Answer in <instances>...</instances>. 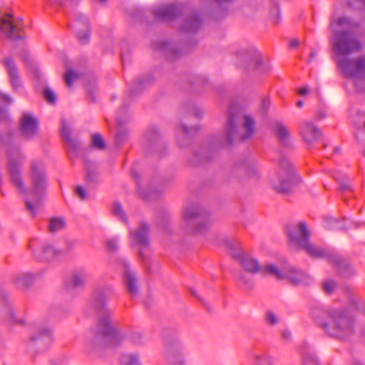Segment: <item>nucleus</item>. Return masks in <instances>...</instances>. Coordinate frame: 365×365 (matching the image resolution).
Here are the masks:
<instances>
[{
	"instance_id": "nucleus-46",
	"label": "nucleus",
	"mask_w": 365,
	"mask_h": 365,
	"mask_svg": "<svg viewBox=\"0 0 365 365\" xmlns=\"http://www.w3.org/2000/svg\"><path fill=\"white\" fill-rule=\"evenodd\" d=\"M282 336L285 339H289L291 337V332L289 331L285 330L282 332Z\"/></svg>"
},
{
	"instance_id": "nucleus-41",
	"label": "nucleus",
	"mask_w": 365,
	"mask_h": 365,
	"mask_svg": "<svg viewBox=\"0 0 365 365\" xmlns=\"http://www.w3.org/2000/svg\"><path fill=\"white\" fill-rule=\"evenodd\" d=\"M76 191L81 199H86L87 197L86 190L83 187H77Z\"/></svg>"
},
{
	"instance_id": "nucleus-15",
	"label": "nucleus",
	"mask_w": 365,
	"mask_h": 365,
	"mask_svg": "<svg viewBox=\"0 0 365 365\" xmlns=\"http://www.w3.org/2000/svg\"><path fill=\"white\" fill-rule=\"evenodd\" d=\"M4 64L7 69L10 81L14 89H17L21 86V81L14 62L11 58H6L4 60Z\"/></svg>"
},
{
	"instance_id": "nucleus-7",
	"label": "nucleus",
	"mask_w": 365,
	"mask_h": 365,
	"mask_svg": "<svg viewBox=\"0 0 365 365\" xmlns=\"http://www.w3.org/2000/svg\"><path fill=\"white\" fill-rule=\"evenodd\" d=\"M182 222L186 228L198 235L205 234L210 225L208 217L196 205H186L184 207Z\"/></svg>"
},
{
	"instance_id": "nucleus-43",
	"label": "nucleus",
	"mask_w": 365,
	"mask_h": 365,
	"mask_svg": "<svg viewBox=\"0 0 365 365\" xmlns=\"http://www.w3.org/2000/svg\"><path fill=\"white\" fill-rule=\"evenodd\" d=\"M309 93V87L304 86L297 90V93L302 96L307 95Z\"/></svg>"
},
{
	"instance_id": "nucleus-27",
	"label": "nucleus",
	"mask_w": 365,
	"mask_h": 365,
	"mask_svg": "<svg viewBox=\"0 0 365 365\" xmlns=\"http://www.w3.org/2000/svg\"><path fill=\"white\" fill-rule=\"evenodd\" d=\"M246 173L251 178H258L260 176V170L256 163L249 165L246 168Z\"/></svg>"
},
{
	"instance_id": "nucleus-29",
	"label": "nucleus",
	"mask_w": 365,
	"mask_h": 365,
	"mask_svg": "<svg viewBox=\"0 0 365 365\" xmlns=\"http://www.w3.org/2000/svg\"><path fill=\"white\" fill-rule=\"evenodd\" d=\"M43 257L46 259H50L57 255L60 251L57 250L54 247L51 245H47L43 248Z\"/></svg>"
},
{
	"instance_id": "nucleus-20",
	"label": "nucleus",
	"mask_w": 365,
	"mask_h": 365,
	"mask_svg": "<svg viewBox=\"0 0 365 365\" xmlns=\"http://www.w3.org/2000/svg\"><path fill=\"white\" fill-rule=\"evenodd\" d=\"M87 276L88 274L84 269L76 270L72 274V277L68 282V286L73 288L83 287Z\"/></svg>"
},
{
	"instance_id": "nucleus-24",
	"label": "nucleus",
	"mask_w": 365,
	"mask_h": 365,
	"mask_svg": "<svg viewBox=\"0 0 365 365\" xmlns=\"http://www.w3.org/2000/svg\"><path fill=\"white\" fill-rule=\"evenodd\" d=\"M121 365H140L138 356L133 354H124L120 358Z\"/></svg>"
},
{
	"instance_id": "nucleus-42",
	"label": "nucleus",
	"mask_w": 365,
	"mask_h": 365,
	"mask_svg": "<svg viewBox=\"0 0 365 365\" xmlns=\"http://www.w3.org/2000/svg\"><path fill=\"white\" fill-rule=\"evenodd\" d=\"M0 101H3L6 103H11L12 100L7 95L3 94L0 92Z\"/></svg>"
},
{
	"instance_id": "nucleus-8",
	"label": "nucleus",
	"mask_w": 365,
	"mask_h": 365,
	"mask_svg": "<svg viewBox=\"0 0 365 365\" xmlns=\"http://www.w3.org/2000/svg\"><path fill=\"white\" fill-rule=\"evenodd\" d=\"M237 116V112L230 108L229 110L228 123L226 128V138L228 143H231L235 135H238L242 140H245L253 135L255 131V122L249 115H245L244 123L238 129L235 122Z\"/></svg>"
},
{
	"instance_id": "nucleus-35",
	"label": "nucleus",
	"mask_w": 365,
	"mask_h": 365,
	"mask_svg": "<svg viewBox=\"0 0 365 365\" xmlns=\"http://www.w3.org/2000/svg\"><path fill=\"white\" fill-rule=\"evenodd\" d=\"M270 19L273 24H277L280 21V12L277 6H274L270 14Z\"/></svg>"
},
{
	"instance_id": "nucleus-26",
	"label": "nucleus",
	"mask_w": 365,
	"mask_h": 365,
	"mask_svg": "<svg viewBox=\"0 0 365 365\" xmlns=\"http://www.w3.org/2000/svg\"><path fill=\"white\" fill-rule=\"evenodd\" d=\"M61 135L62 138L66 140L72 147H74L75 143L73 141L71 136V128L69 125L66 124L65 122L62 123L61 125Z\"/></svg>"
},
{
	"instance_id": "nucleus-38",
	"label": "nucleus",
	"mask_w": 365,
	"mask_h": 365,
	"mask_svg": "<svg viewBox=\"0 0 365 365\" xmlns=\"http://www.w3.org/2000/svg\"><path fill=\"white\" fill-rule=\"evenodd\" d=\"M118 238H110L106 242L108 249L110 251H115L118 247Z\"/></svg>"
},
{
	"instance_id": "nucleus-22",
	"label": "nucleus",
	"mask_w": 365,
	"mask_h": 365,
	"mask_svg": "<svg viewBox=\"0 0 365 365\" xmlns=\"http://www.w3.org/2000/svg\"><path fill=\"white\" fill-rule=\"evenodd\" d=\"M11 16L9 15L4 16L0 19V32L9 36L14 29Z\"/></svg>"
},
{
	"instance_id": "nucleus-58",
	"label": "nucleus",
	"mask_w": 365,
	"mask_h": 365,
	"mask_svg": "<svg viewBox=\"0 0 365 365\" xmlns=\"http://www.w3.org/2000/svg\"><path fill=\"white\" fill-rule=\"evenodd\" d=\"M116 138H117V140H118L119 139V134L117 135Z\"/></svg>"
},
{
	"instance_id": "nucleus-31",
	"label": "nucleus",
	"mask_w": 365,
	"mask_h": 365,
	"mask_svg": "<svg viewBox=\"0 0 365 365\" xmlns=\"http://www.w3.org/2000/svg\"><path fill=\"white\" fill-rule=\"evenodd\" d=\"M113 212L115 216L118 217L120 220L123 221L126 220L125 212L120 203L115 202L113 205Z\"/></svg>"
},
{
	"instance_id": "nucleus-12",
	"label": "nucleus",
	"mask_w": 365,
	"mask_h": 365,
	"mask_svg": "<svg viewBox=\"0 0 365 365\" xmlns=\"http://www.w3.org/2000/svg\"><path fill=\"white\" fill-rule=\"evenodd\" d=\"M123 266L124 269V284L130 297L133 299L138 293L137 280L135 274L129 268L128 265L126 263H123Z\"/></svg>"
},
{
	"instance_id": "nucleus-30",
	"label": "nucleus",
	"mask_w": 365,
	"mask_h": 365,
	"mask_svg": "<svg viewBox=\"0 0 365 365\" xmlns=\"http://www.w3.org/2000/svg\"><path fill=\"white\" fill-rule=\"evenodd\" d=\"M34 279V276L31 274L24 273L19 275L17 278V283L22 285H28Z\"/></svg>"
},
{
	"instance_id": "nucleus-55",
	"label": "nucleus",
	"mask_w": 365,
	"mask_h": 365,
	"mask_svg": "<svg viewBox=\"0 0 365 365\" xmlns=\"http://www.w3.org/2000/svg\"><path fill=\"white\" fill-rule=\"evenodd\" d=\"M314 57V53H312L311 55H310V60Z\"/></svg>"
},
{
	"instance_id": "nucleus-37",
	"label": "nucleus",
	"mask_w": 365,
	"mask_h": 365,
	"mask_svg": "<svg viewBox=\"0 0 365 365\" xmlns=\"http://www.w3.org/2000/svg\"><path fill=\"white\" fill-rule=\"evenodd\" d=\"M77 78V73L73 71H68L65 80L68 86H71L73 82V81Z\"/></svg>"
},
{
	"instance_id": "nucleus-19",
	"label": "nucleus",
	"mask_w": 365,
	"mask_h": 365,
	"mask_svg": "<svg viewBox=\"0 0 365 365\" xmlns=\"http://www.w3.org/2000/svg\"><path fill=\"white\" fill-rule=\"evenodd\" d=\"M248 359L255 365H267L270 361L268 356L258 350L250 351L248 354Z\"/></svg>"
},
{
	"instance_id": "nucleus-57",
	"label": "nucleus",
	"mask_w": 365,
	"mask_h": 365,
	"mask_svg": "<svg viewBox=\"0 0 365 365\" xmlns=\"http://www.w3.org/2000/svg\"><path fill=\"white\" fill-rule=\"evenodd\" d=\"M354 365H364V364H362L361 363H356Z\"/></svg>"
},
{
	"instance_id": "nucleus-13",
	"label": "nucleus",
	"mask_w": 365,
	"mask_h": 365,
	"mask_svg": "<svg viewBox=\"0 0 365 365\" xmlns=\"http://www.w3.org/2000/svg\"><path fill=\"white\" fill-rule=\"evenodd\" d=\"M300 133L304 140L308 143L314 142L321 135L318 128L309 122H304L301 124Z\"/></svg>"
},
{
	"instance_id": "nucleus-47",
	"label": "nucleus",
	"mask_w": 365,
	"mask_h": 365,
	"mask_svg": "<svg viewBox=\"0 0 365 365\" xmlns=\"http://www.w3.org/2000/svg\"><path fill=\"white\" fill-rule=\"evenodd\" d=\"M298 44H299V41L297 39H293L290 42V46L292 48L297 46Z\"/></svg>"
},
{
	"instance_id": "nucleus-17",
	"label": "nucleus",
	"mask_w": 365,
	"mask_h": 365,
	"mask_svg": "<svg viewBox=\"0 0 365 365\" xmlns=\"http://www.w3.org/2000/svg\"><path fill=\"white\" fill-rule=\"evenodd\" d=\"M240 264L249 272L257 273L261 271L262 267L259 262L252 256L243 255L240 257Z\"/></svg>"
},
{
	"instance_id": "nucleus-3",
	"label": "nucleus",
	"mask_w": 365,
	"mask_h": 365,
	"mask_svg": "<svg viewBox=\"0 0 365 365\" xmlns=\"http://www.w3.org/2000/svg\"><path fill=\"white\" fill-rule=\"evenodd\" d=\"M287 235L292 246L305 250L311 257L327 259L340 269L341 272L350 269L331 250L317 246L309 242V232L304 222H300L292 229L287 230Z\"/></svg>"
},
{
	"instance_id": "nucleus-54",
	"label": "nucleus",
	"mask_w": 365,
	"mask_h": 365,
	"mask_svg": "<svg viewBox=\"0 0 365 365\" xmlns=\"http://www.w3.org/2000/svg\"><path fill=\"white\" fill-rule=\"evenodd\" d=\"M356 1L363 4L364 5H365V0H356Z\"/></svg>"
},
{
	"instance_id": "nucleus-39",
	"label": "nucleus",
	"mask_w": 365,
	"mask_h": 365,
	"mask_svg": "<svg viewBox=\"0 0 365 365\" xmlns=\"http://www.w3.org/2000/svg\"><path fill=\"white\" fill-rule=\"evenodd\" d=\"M335 287L336 283L332 280H327L324 283V289L327 294H331Z\"/></svg>"
},
{
	"instance_id": "nucleus-52",
	"label": "nucleus",
	"mask_w": 365,
	"mask_h": 365,
	"mask_svg": "<svg viewBox=\"0 0 365 365\" xmlns=\"http://www.w3.org/2000/svg\"><path fill=\"white\" fill-rule=\"evenodd\" d=\"M113 289L111 287H108L106 289V294L112 293Z\"/></svg>"
},
{
	"instance_id": "nucleus-1",
	"label": "nucleus",
	"mask_w": 365,
	"mask_h": 365,
	"mask_svg": "<svg viewBox=\"0 0 365 365\" xmlns=\"http://www.w3.org/2000/svg\"><path fill=\"white\" fill-rule=\"evenodd\" d=\"M355 27L356 24L346 17L332 19L330 23L331 42L337 66L346 78L354 81L365 78V56L355 61L347 56L361 48V43L353 34Z\"/></svg>"
},
{
	"instance_id": "nucleus-34",
	"label": "nucleus",
	"mask_w": 365,
	"mask_h": 365,
	"mask_svg": "<svg viewBox=\"0 0 365 365\" xmlns=\"http://www.w3.org/2000/svg\"><path fill=\"white\" fill-rule=\"evenodd\" d=\"M304 365H318L317 358L312 354H307L303 356Z\"/></svg>"
},
{
	"instance_id": "nucleus-16",
	"label": "nucleus",
	"mask_w": 365,
	"mask_h": 365,
	"mask_svg": "<svg viewBox=\"0 0 365 365\" xmlns=\"http://www.w3.org/2000/svg\"><path fill=\"white\" fill-rule=\"evenodd\" d=\"M34 341H40L43 344L49 345L52 341V332L50 328L41 327L36 328L35 334L31 336Z\"/></svg>"
},
{
	"instance_id": "nucleus-9",
	"label": "nucleus",
	"mask_w": 365,
	"mask_h": 365,
	"mask_svg": "<svg viewBox=\"0 0 365 365\" xmlns=\"http://www.w3.org/2000/svg\"><path fill=\"white\" fill-rule=\"evenodd\" d=\"M38 122L36 118L31 114L24 113L20 120V130L21 135L30 139L38 133Z\"/></svg>"
},
{
	"instance_id": "nucleus-25",
	"label": "nucleus",
	"mask_w": 365,
	"mask_h": 365,
	"mask_svg": "<svg viewBox=\"0 0 365 365\" xmlns=\"http://www.w3.org/2000/svg\"><path fill=\"white\" fill-rule=\"evenodd\" d=\"M66 227V222L63 219L60 217H54L50 220L49 230L51 232H56L62 230Z\"/></svg>"
},
{
	"instance_id": "nucleus-45",
	"label": "nucleus",
	"mask_w": 365,
	"mask_h": 365,
	"mask_svg": "<svg viewBox=\"0 0 365 365\" xmlns=\"http://www.w3.org/2000/svg\"><path fill=\"white\" fill-rule=\"evenodd\" d=\"M7 117V112L4 109H0V122Z\"/></svg>"
},
{
	"instance_id": "nucleus-56",
	"label": "nucleus",
	"mask_w": 365,
	"mask_h": 365,
	"mask_svg": "<svg viewBox=\"0 0 365 365\" xmlns=\"http://www.w3.org/2000/svg\"><path fill=\"white\" fill-rule=\"evenodd\" d=\"M3 143H6V140L4 138H1Z\"/></svg>"
},
{
	"instance_id": "nucleus-5",
	"label": "nucleus",
	"mask_w": 365,
	"mask_h": 365,
	"mask_svg": "<svg viewBox=\"0 0 365 365\" xmlns=\"http://www.w3.org/2000/svg\"><path fill=\"white\" fill-rule=\"evenodd\" d=\"M106 293L96 290L93 298L98 309V329L107 336H110L113 343L121 341L125 339V334L118 329L117 324L111 319V312L106 307Z\"/></svg>"
},
{
	"instance_id": "nucleus-48",
	"label": "nucleus",
	"mask_w": 365,
	"mask_h": 365,
	"mask_svg": "<svg viewBox=\"0 0 365 365\" xmlns=\"http://www.w3.org/2000/svg\"><path fill=\"white\" fill-rule=\"evenodd\" d=\"M93 174H92V173H91L90 170H88V174H87V180H93Z\"/></svg>"
},
{
	"instance_id": "nucleus-14",
	"label": "nucleus",
	"mask_w": 365,
	"mask_h": 365,
	"mask_svg": "<svg viewBox=\"0 0 365 365\" xmlns=\"http://www.w3.org/2000/svg\"><path fill=\"white\" fill-rule=\"evenodd\" d=\"M179 9L174 5H161L154 9L155 16L162 21H168L178 14Z\"/></svg>"
},
{
	"instance_id": "nucleus-28",
	"label": "nucleus",
	"mask_w": 365,
	"mask_h": 365,
	"mask_svg": "<svg viewBox=\"0 0 365 365\" xmlns=\"http://www.w3.org/2000/svg\"><path fill=\"white\" fill-rule=\"evenodd\" d=\"M127 340L135 345H140L143 343V334L140 331H134L128 337Z\"/></svg>"
},
{
	"instance_id": "nucleus-51",
	"label": "nucleus",
	"mask_w": 365,
	"mask_h": 365,
	"mask_svg": "<svg viewBox=\"0 0 365 365\" xmlns=\"http://www.w3.org/2000/svg\"><path fill=\"white\" fill-rule=\"evenodd\" d=\"M297 107H299V108H302V107L303 106V102H302V101H299L297 102Z\"/></svg>"
},
{
	"instance_id": "nucleus-40",
	"label": "nucleus",
	"mask_w": 365,
	"mask_h": 365,
	"mask_svg": "<svg viewBox=\"0 0 365 365\" xmlns=\"http://www.w3.org/2000/svg\"><path fill=\"white\" fill-rule=\"evenodd\" d=\"M76 34H77V37H78V38L79 39V41H80L82 43H86V42L88 41V38H89V34H88V33L87 32V31H85L83 33H81V32L77 31V32H76Z\"/></svg>"
},
{
	"instance_id": "nucleus-49",
	"label": "nucleus",
	"mask_w": 365,
	"mask_h": 365,
	"mask_svg": "<svg viewBox=\"0 0 365 365\" xmlns=\"http://www.w3.org/2000/svg\"><path fill=\"white\" fill-rule=\"evenodd\" d=\"M202 113H203L202 110H201L200 109H197L196 113H195V115L197 117H200V116L202 115Z\"/></svg>"
},
{
	"instance_id": "nucleus-6",
	"label": "nucleus",
	"mask_w": 365,
	"mask_h": 365,
	"mask_svg": "<svg viewBox=\"0 0 365 365\" xmlns=\"http://www.w3.org/2000/svg\"><path fill=\"white\" fill-rule=\"evenodd\" d=\"M299 180L289 161L283 158L279 161L277 169L271 174L269 182L272 188L278 192H287L292 185Z\"/></svg>"
},
{
	"instance_id": "nucleus-44",
	"label": "nucleus",
	"mask_w": 365,
	"mask_h": 365,
	"mask_svg": "<svg viewBox=\"0 0 365 365\" xmlns=\"http://www.w3.org/2000/svg\"><path fill=\"white\" fill-rule=\"evenodd\" d=\"M80 18L82 19L81 21H80V20L77 19V24H82V25L85 27V28H87L88 26V21H87V19L85 16H80Z\"/></svg>"
},
{
	"instance_id": "nucleus-4",
	"label": "nucleus",
	"mask_w": 365,
	"mask_h": 365,
	"mask_svg": "<svg viewBox=\"0 0 365 365\" xmlns=\"http://www.w3.org/2000/svg\"><path fill=\"white\" fill-rule=\"evenodd\" d=\"M309 314L317 326L333 337L344 339L352 332L351 321L339 311L329 314L316 306L309 308Z\"/></svg>"
},
{
	"instance_id": "nucleus-32",
	"label": "nucleus",
	"mask_w": 365,
	"mask_h": 365,
	"mask_svg": "<svg viewBox=\"0 0 365 365\" xmlns=\"http://www.w3.org/2000/svg\"><path fill=\"white\" fill-rule=\"evenodd\" d=\"M93 145L98 149L105 148V143L102 136L99 134H95L92 136Z\"/></svg>"
},
{
	"instance_id": "nucleus-50",
	"label": "nucleus",
	"mask_w": 365,
	"mask_h": 365,
	"mask_svg": "<svg viewBox=\"0 0 365 365\" xmlns=\"http://www.w3.org/2000/svg\"><path fill=\"white\" fill-rule=\"evenodd\" d=\"M269 69H270V66H269V64H267V65L264 66V71L265 72H267V71H269Z\"/></svg>"
},
{
	"instance_id": "nucleus-33",
	"label": "nucleus",
	"mask_w": 365,
	"mask_h": 365,
	"mask_svg": "<svg viewBox=\"0 0 365 365\" xmlns=\"http://www.w3.org/2000/svg\"><path fill=\"white\" fill-rule=\"evenodd\" d=\"M44 96L48 103H56V94L52 89L49 88H46L44 90Z\"/></svg>"
},
{
	"instance_id": "nucleus-21",
	"label": "nucleus",
	"mask_w": 365,
	"mask_h": 365,
	"mask_svg": "<svg viewBox=\"0 0 365 365\" xmlns=\"http://www.w3.org/2000/svg\"><path fill=\"white\" fill-rule=\"evenodd\" d=\"M274 132L282 144L287 145L288 143L290 133L284 124L277 123L274 126Z\"/></svg>"
},
{
	"instance_id": "nucleus-10",
	"label": "nucleus",
	"mask_w": 365,
	"mask_h": 365,
	"mask_svg": "<svg viewBox=\"0 0 365 365\" xmlns=\"http://www.w3.org/2000/svg\"><path fill=\"white\" fill-rule=\"evenodd\" d=\"M148 227L145 223H142L140 227L135 231L130 230V242L132 247L138 246L140 249V254L142 255V249L148 245Z\"/></svg>"
},
{
	"instance_id": "nucleus-11",
	"label": "nucleus",
	"mask_w": 365,
	"mask_h": 365,
	"mask_svg": "<svg viewBox=\"0 0 365 365\" xmlns=\"http://www.w3.org/2000/svg\"><path fill=\"white\" fill-rule=\"evenodd\" d=\"M285 274H287L285 279H287L293 285H307L312 281V277L307 273L292 267L288 266L286 268Z\"/></svg>"
},
{
	"instance_id": "nucleus-23",
	"label": "nucleus",
	"mask_w": 365,
	"mask_h": 365,
	"mask_svg": "<svg viewBox=\"0 0 365 365\" xmlns=\"http://www.w3.org/2000/svg\"><path fill=\"white\" fill-rule=\"evenodd\" d=\"M200 25L201 21L199 17L193 16L185 23V25L183 26L182 30L187 32H194L200 27Z\"/></svg>"
},
{
	"instance_id": "nucleus-53",
	"label": "nucleus",
	"mask_w": 365,
	"mask_h": 365,
	"mask_svg": "<svg viewBox=\"0 0 365 365\" xmlns=\"http://www.w3.org/2000/svg\"><path fill=\"white\" fill-rule=\"evenodd\" d=\"M183 130H184L185 133H189V130H187V127L184 126L183 127Z\"/></svg>"
},
{
	"instance_id": "nucleus-18",
	"label": "nucleus",
	"mask_w": 365,
	"mask_h": 365,
	"mask_svg": "<svg viewBox=\"0 0 365 365\" xmlns=\"http://www.w3.org/2000/svg\"><path fill=\"white\" fill-rule=\"evenodd\" d=\"M288 266H283L282 267H279L277 265L269 263L267 264L264 267L261 268V272L264 274H268L278 279H285L286 277V268Z\"/></svg>"
},
{
	"instance_id": "nucleus-36",
	"label": "nucleus",
	"mask_w": 365,
	"mask_h": 365,
	"mask_svg": "<svg viewBox=\"0 0 365 365\" xmlns=\"http://www.w3.org/2000/svg\"><path fill=\"white\" fill-rule=\"evenodd\" d=\"M266 322L270 325H274L278 322L277 315L272 311H268L265 316Z\"/></svg>"
},
{
	"instance_id": "nucleus-2",
	"label": "nucleus",
	"mask_w": 365,
	"mask_h": 365,
	"mask_svg": "<svg viewBox=\"0 0 365 365\" xmlns=\"http://www.w3.org/2000/svg\"><path fill=\"white\" fill-rule=\"evenodd\" d=\"M8 168L14 185L26 196L27 209L32 215L37 213L42 205L46 192V175L41 160H34L31 163V187L27 190L21 176V168L25 157L18 147H11L7 150Z\"/></svg>"
}]
</instances>
